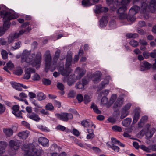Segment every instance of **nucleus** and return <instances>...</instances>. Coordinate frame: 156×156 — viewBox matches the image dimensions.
I'll return each instance as SVG.
<instances>
[{
	"label": "nucleus",
	"instance_id": "53",
	"mask_svg": "<svg viewBox=\"0 0 156 156\" xmlns=\"http://www.w3.org/2000/svg\"><path fill=\"white\" fill-rule=\"evenodd\" d=\"M76 99L80 103H81L83 101V98L82 95L81 94H78L76 96Z\"/></svg>",
	"mask_w": 156,
	"mask_h": 156
},
{
	"label": "nucleus",
	"instance_id": "32",
	"mask_svg": "<svg viewBox=\"0 0 156 156\" xmlns=\"http://www.w3.org/2000/svg\"><path fill=\"white\" fill-rule=\"evenodd\" d=\"M132 104L129 103L126 104L122 108L121 111L129 114V111H128L130 108Z\"/></svg>",
	"mask_w": 156,
	"mask_h": 156
},
{
	"label": "nucleus",
	"instance_id": "22",
	"mask_svg": "<svg viewBox=\"0 0 156 156\" xmlns=\"http://www.w3.org/2000/svg\"><path fill=\"white\" fill-rule=\"evenodd\" d=\"M140 66V70L144 71L147 69H150L152 66V65L146 61H143L141 62Z\"/></svg>",
	"mask_w": 156,
	"mask_h": 156
},
{
	"label": "nucleus",
	"instance_id": "44",
	"mask_svg": "<svg viewBox=\"0 0 156 156\" xmlns=\"http://www.w3.org/2000/svg\"><path fill=\"white\" fill-rule=\"evenodd\" d=\"M91 101V99L89 96L87 95H85L84 96V102L87 104Z\"/></svg>",
	"mask_w": 156,
	"mask_h": 156
},
{
	"label": "nucleus",
	"instance_id": "60",
	"mask_svg": "<svg viewBox=\"0 0 156 156\" xmlns=\"http://www.w3.org/2000/svg\"><path fill=\"white\" fill-rule=\"evenodd\" d=\"M72 133L75 135L78 136L80 135L79 131L75 128H73L72 130Z\"/></svg>",
	"mask_w": 156,
	"mask_h": 156
},
{
	"label": "nucleus",
	"instance_id": "10",
	"mask_svg": "<svg viewBox=\"0 0 156 156\" xmlns=\"http://www.w3.org/2000/svg\"><path fill=\"white\" fill-rule=\"evenodd\" d=\"M150 126V125L149 124H147L146 125L147 129L146 132L145 133V136L147 139L151 138L153 136L156 130V129L154 128H152L150 129H149Z\"/></svg>",
	"mask_w": 156,
	"mask_h": 156
},
{
	"label": "nucleus",
	"instance_id": "37",
	"mask_svg": "<svg viewBox=\"0 0 156 156\" xmlns=\"http://www.w3.org/2000/svg\"><path fill=\"white\" fill-rule=\"evenodd\" d=\"M106 145L108 146L110 148H112L116 152H119V147L113 145V144H112L111 145L109 144V142H108L106 143Z\"/></svg>",
	"mask_w": 156,
	"mask_h": 156
},
{
	"label": "nucleus",
	"instance_id": "18",
	"mask_svg": "<svg viewBox=\"0 0 156 156\" xmlns=\"http://www.w3.org/2000/svg\"><path fill=\"white\" fill-rule=\"evenodd\" d=\"M124 99L122 98H119L113 105V109L117 108L118 107L121 106L124 102Z\"/></svg>",
	"mask_w": 156,
	"mask_h": 156
},
{
	"label": "nucleus",
	"instance_id": "42",
	"mask_svg": "<svg viewBox=\"0 0 156 156\" xmlns=\"http://www.w3.org/2000/svg\"><path fill=\"white\" fill-rule=\"evenodd\" d=\"M45 108L47 110L51 111L53 109L54 107L51 103H49L46 105Z\"/></svg>",
	"mask_w": 156,
	"mask_h": 156
},
{
	"label": "nucleus",
	"instance_id": "51",
	"mask_svg": "<svg viewBox=\"0 0 156 156\" xmlns=\"http://www.w3.org/2000/svg\"><path fill=\"white\" fill-rule=\"evenodd\" d=\"M37 127L38 129L42 130L43 131L46 132L48 131V129L47 128V127H45L43 125H38L37 126Z\"/></svg>",
	"mask_w": 156,
	"mask_h": 156
},
{
	"label": "nucleus",
	"instance_id": "19",
	"mask_svg": "<svg viewBox=\"0 0 156 156\" xmlns=\"http://www.w3.org/2000/svg\"><path fill=\"white\" fill-rule=\"evenodd\" d=\"M72 55L71 53H67L66 55L65 66L66 68H69L71 65Z\"/></svg>",
	"mask_w": 156,
	"mask_h": 156
},
{
	"label": "nucleus",
	"instance_id": "62",
	"mask_svg": "<svg viewBox=\"0 0 156 156\" xmlns=\"http://www.w3.org/2000/svg\"><path fill=\"white\" fill-rule=\"evenodd\" d=\"M5 108L0 103V114H2L5 111Z\"/></svg>",
	"mask_w": 156,
	"mask_h": 156
},
{
	"label": "nucleus",
	"instance_id": "58",
	"mask_svg": "<svg viewBox=\"0 0 156 156\" xmlns=\"http://www.w3.org/2000/svg\"><path fill=\"white\" fill-rule=\"evenodd\" d=\"M40 78V76L39 75L36 74H35L33 78V80L34 81H38Z\"/></svg>",
	"mask_w": 156,
	"mask_h": 156
},
{
	"label": "nucleus",
	"instance_id": "14",
	"mask_svg": "<svg viewBox=\"0 0 156 156\" xmlns=\"http://www.w3.org/2000/svg\"><path fill=\"white\" fill-rule=\"evenodd\" d=\"M35 72V70L34 68L30 67L26 69L25 70V73L24 76V78L29 79L30 77L31 74Z\"/></svg>",
	"mask_w": 156,
	"mask_h": 156
},
{
	"label": "nucleus",
	"instance_id": "40",
	"mask_svg": "<svg viewBox=\"0 0 156 156\" xmlns=\"http://www.w3.org/2000/svg\"><path fill=\"white\" fill-rule=\"evenodd\" d=\"M129 43L132 46L134 47H137L139 44L138 42L133 39H131Z\"/></svg>",
	"mask_w": 156,
	"mask_h": 156
},
{
	"label": "nucleus",
	"instance_id": "33",
	"mask_svg": "<svg viewBox=\"0 0 156 156\" xmlns=\"http://www.w3.org/2000/svg\"><path fill=\"white\" fill-rule=\"evenodd\" d=\"M131 121L132 119L131 118H127L122 121V125L125 127H128L130 124Z\"/></svg>",
	"mask_w": 156,
	"mask_h": 156
},
{
	"label": "nucleus",
	"instance_id": "39",
	"mask_svg": "<svg viewBox=\"0 0 156 156\" xmlns=\"http://www.w3.org/2000/svg\"><path fill=\"white\" fill-rule=\"evenodd\" d=\"M126 36L128 38H136L138 36V34L136 33H127L126 34Z\"/></svg>",
	"mask_w": 156,
	"mask_h": 156
},
{
	"label": "nucleus",
	"instance_id": "9",
	"mask_svg": "<svg viewBox=\"0 0 156 156\" xmlns=\"http://www.w3.org/2000/svg\"><path fill=\"white\" fill-rule=\"evenodd\" d=\"M55 115L58 119L64 121H67L69 119H71L73 118L72 114L67 112L62 113L61 114L56 113Z\"/></svg>",
	"mask_w": 156,
	"mask_h": 156
},
{
	"label": "nucleus",
	"instance_id": "8",
	"mask_svg": "<svg viewBox=\"0 0 156 156\" xmlns=\"http://www.w3.org/2000/svg\"><path fill=\"white\" fill-rule=\"evenodd\" d=\"M25 151V155L27 156H34V154L36 155V156H42L43 151L42 150H37L34 147H33L31 149H29Z\"/></svg>",
	"mask_w": 156,
	"mask_h": 156
},
{
	"label": "nucleus",
	"instance_id": "57",
	"mask_svg": "<svg viewBox=\"0 0 156 156\" xmlns=\"http://www.w3.org/2000/svg\"><path fill=\"white\" fill-rule=\"evenodd\" d=\"M116 23V21L115 20H112L109 22V25L110 27H112L115 26Z\"/></svg>",
	"mask_w": 156,
	"mask_h": 156
},
{
	"label": "nucleus",
	"instance_id": "46",
	"mask_svg": "<svg viewBox=\"0 0 156 156\" xmlns=\"http://www.w3.org/2000/svg\"><path fill=\"white\" fill-rule=\"evenodd\" d=\"M22 69L20 67L16 69L14 72L17 75L20 76L23 73Z\"/></svg>",
	"mask_w": 156,
	"mask_h": 156
},
{
	"label": "nucleus",
	"instance_id": "47",
	"mask_svg": "<svg viewBox=\"0 0 156 156\" xmlns=\"http://www.w3.org/2000/svg\"><path fill=\"white\" fill-rule=\"evenodd\" d=\"M116 97L117 95L116 94H113L112 95L109 100L111 105L115 102Z\"/></svg>",
	"mask_w": 156,
	"mask_h": 156
},
{
	"label": "nucleus",
	"instance_id": "36",
	"mask_svg": "<svg viewBox=\"0 0 156 156\" xmlns=\"http://www.w3.org/2000/svg\"><path fill=\"white\" fill-rule=\"evenodd\" d=\"M36 98L38 100L41 101L45 99L46 96L43 93L39 92L37 95Z\"/></svg>",
	"mask_w": 156,
	"mask_h": 156
},
{
	"label": "nucleus",
	"instance_id": "4",
	"mask_svg": "<svg viewBox=\"0 0 156 156\" xmlns=\"http://www.w3.org/2000/svg\"><path fill=\"white\" fill-rule=\"evenodd\" d=\"M45 72H47L49 69L51 71H53L57 67V62L59 57L54 56L53 57L52 64L51 65L52 58L50 51L49 50L46 51L45 53Z\"/></svg>",
	"mask_w": 156,
	"mask_h": 156
},
{
	"label": "nucleus",
	"instance_id": "43",
	"mask_svg": "<svg viewBox=\"0 0 156 156\" xmlns=\"http://www.w3.org/2000/svg\"><path fill=\"white\" fill-rule=\"evenodd\" d=\"M51 156H67V154L64 152H62L59 154L57 153H53L51 154Z\"/></svg>",
	"mask_w": 156,
	"mask_h": 156
},
{
	"label": "nucleus",
	"instance_id": "45",
	"mask_svg": "<svg viewBox=\"0 0 156 156\" xmlns=\"http://www.w3.org/2000/svg\"><path fill=\"white\" fill-rule=\"evenodd\" d=\"M84 87L81 81L77 82L75 86L76 88L78 89H82Z\"/></svg>",
	"mask_w": 156,
	"mask_h": 156
},
{
	"label": "nucleus",
	"instance_id": "59",
	"mask_svg": "<svg viewBox=\"0 0 156 156\" xmlns=\"http://www.w3.org/2000/svg\"><path fill=\"white\" fill-rule=\"evenodd\" d=\"M108 121L112 123H114L116 122V119L113 117H110L108 119Z\"/></svg>",
	"mask_w": 156,
	"mask_h": 156
},
{
	"label": "nucleus",
	"instance_id": "61",
	"mask_svg": "<svg viewBox=\"0 0 156 156\" xmlns=\"http://www.w3.org/2000/svg\"><path fill=\"white\" fill-rule=\"evenodd\" d=\"M111 140L112 142V144H113V145H114V144H117L119 141L116 138L114 137H112L111 138Z\"/></svg>",
	"mask_w": 156,
	"mask_h": 156
},
{
	"label": "nucleus",
	"instance_id": "56",
	"mask_svg": "<svg viewBox=\"0 0 156 156\" xmlns=\"http://www.w3.org/2000/svg\"><path fill=\"white\" fill-rule=\"evenodd\" d=\"M108 99L106 97H103L101 99V101L103 104H106L108 101Z\"/></svg>",
	"mask_w": 156,
	"mask_h": 156
},
{
	"label": "nucleus",
	"instance_id": "21",
	"mask_svg": "<svg viewBox=\"0 0 156 156\" xmlns=\"http://www.w3.org/2000/svg\"><path fill=\"white\" fill-rule=\"evenodd\" d=\"M30 132L26 130L20 132L17 134L18 136L20 139L23 140L26 139L29 135Z\"/></svg>",
	"mask_w": 156,
	"mask_h": 156
},
{
	"label": "nucleus",
	"instance_id": "52",
	"mask_svg": "<svg viewBox=\"0 0 156 156\" xmlns=\"http://www.w3.org/2000/svg\"><path fill=\"white\" fill-rule=\"evenodd\" d=\"M2 56L3 59H5L8 58V53L6 51L4 50L2 51Z\"/></svg>",
	"mask_w": 156,
	"mask_h": 156
},
{
	"label": "nucleus",
	"instance_id": "27",
	"mask_svg": "<svg viewBox=\"0 0 156 156\" xmlns=\"http://www.w3.org/2000/svg\"><path fill=\"white\" fill-rule=\"evenodd\" d=\"M8 144L5 141H0V153L2 154L5 151Z\"/></svg>",
	"mask_w": 156,
	"mask_h": 156
},
{
	"label": "nucleus",
	"instance_id": "5",
	"mask_svg": "<svg viewBox=\"0 0 156 156\" xmlns=\"http://www.w3.org/2000/svg\"><path fill=\"white\" fill-rule=\"evenodd\" d=\"M148 1L141 2V13L144 14L148 12L154 13L156 11V1H150L149 2Z\"/></svg>",
	"mask_w": 156,
	"mask_h": 156
},
{
	"label": "nucleus",
	"instance_id": "7",
	"mask_svg": "<svg viewBox=\"0 0 156 156\" xmlns=\"http://www.w3.org/2000/svg\"><path fill=\"white\" fill-rule=\"evenodd\" d=\"M31 26L30 27H28L27 28L24 30H20L18 33H15L13 36H9L8 39L9 43H11L15 39H17L20 35L23 34L26 32H29L32 29Z\"/></svg>",
	"mask_w": 156,
	"mask_h": 156
},
{
	"label": "nucleus",
	"instance_id": "28",
	"mask_svg": "<svg viewBox=\"0 0 156 156\" xmlns=\"http://www.w3.org/2000/svg\"><path fill=\"white\" fill-rule=\"evenodd\" d=\"M76 70L78 73L79 75L78 77L79 79L81 78L86 73L85 69H81L80 67H77L76 69Z\"/></svg>",
	"mask_w": 156,
	"mask_h": 156
},
{
	"label": "nucleus",
	"instance_id": "49",
	"mask_svg": "<svg viewBox=\"0 0 156 156\" xmlns=\"http://www.w3.org/2000/svg\"><path fill=\"white\" fill-rule=\"evenodd\" d=\"M66 127L63 126L62 125H59L57 126L56 129L58 130H60L62 131H64L66 129Z\"/></svg>",
	"mask_w": 156,
	"mask_h": 156
},
{
	"label": "nucleus",
	"instance_id": "3",
	"mask_svg": "<svg viewBox=\"0 0 156 156\" xmlns=\"http://www.w3.org/2000/svg\"><path fill=\"white\" fill-rule=\"evenodd\" d=\"M106 1V3L109 6L112 4L114 6H116L119 8L118 9L116 13L119 15V18L120 19H125L127 20L128 15L124 13L127 9V6L130 3L131 1Z\"/></svg>",
	"mask_w": 156,
	"mask_h": 156
},
{
	"label": "nucleus",
	"instance_id": "54",
	"mask_svg": "<svg viewBox=\"0 0 156 156\" xmlns=\"http://www.w3.org/2000/svg\"><path fill=\"white\" fill-rule=\"evenodd\" d=\"M21 43L20 41H18L15 43V45L13 47L14 49H16L19 48L21 46Z\"/></svg>",
	"mask_w": 156,
	"mask_h": 156
},
{
	"label": "nucleus",
	"instance_id": "29",
	"mask_svg": "<svg viewBox=\"0 0 156 156\" xmlns=\"http://www.w3.org/2000/svg\"><path fill=\"white\" fill-rule=\"evenodd\" d=\"M10 84L12 87L16 90L19 91L22 90V89L21 88V84L19 83H17L15 82H11Z\"/></svg>",
	"mask_w": 156,
	"mask_h": 156
},
{
	"label": "nucleus",
	"instance_id": "63",
	"mask_svg": "<svg viewBox=\"0 0 156 156\" xmlns=\"http://www.w3.org/2000/svg\"><path fill=\"white\" fill-rule=\"evenodd\" d=\"M29 96L30 97V99H32L33 98H35L36 97V94L32 92H30L29 93Z\"/></svg>",
	"mask_w": 156,
	"mask_h": 156
},
{
	"label": "nucleus",
	"instance_id": "15",
	"mask_svg": "<svg viewBox=\"0 0 156 156\" xmlns=\"http://www.w3.org/2000/svg\"><path fill=\"white\" fill-rule=\"evenodd\" d=\"M101 73L99 71H98L94 73L91 77L92 80L94 81V83H96L97 82H99L101 80Z\"/></svg>",
	"mask_w": 156,
	"mask_h": 156
},
{
	"label": "nucleus",
	"instance_id": "41",
	"mask_svg": "<svg viewBox=\"0 0 156 156\" xmlns=\"http://www.w3.org/2000/svg\"><path fill=\"white\" fill-rule=\"evenodd\" d=\"M112 129L116 132H120L122 131V129L120 126L117 125H114L112 127Z\"/></svg>",
	"mask_w": 156,
	"mask_h": 156
},
{
	"label": "nucleus",
	"instance_id": "38",
	"mask_svg": "<svg viewBox=\"0 0 156 156\" xmlns=\"http://www.w3.org/2000/svg\"><path fill=\"white\" fill-rule=\"evenodd\" d=\"M42 83L46 86L49 85L51 83V81L48 79L43 78L42 79Z\"/></svg>",
	"mask_w": 156,
	"mask_h": 156
},
{
	"label": "nucleus",
	"instance_id": "2",
	"mask_svg": "<svg viewBox=\"0 0 156 156\" xmlns=\"http://www.w3.org/2000/svg\"><path fill=\"white\" fill-rule=\"evenodd\" d=\"M1 15L3 18V27H0V37L3 35L5 31L10 27V20L18 17V15L12 10H9V11L2 10Z\"/></svg>",
	"mask_w": 156,
	"mask_h": 156
},
{
	"label": "nucleus",
	"instance_id": "1",
	"mask_svg": "<svg viewBox=\"0 0 156 156\" xmlns=\"http://www.w3.org/2000/svg\"><path fill=\"white\" fill-rule=\"evenodd\" d=\"M34 55V54H30V51L25 50L23 51L21 56V62H31L32 66L36 67L37 69L39 68L41 63L42 54L40 51L37 52L35 58L33 59Z\"/></svg>",
	"mask_w": 156,
	"mask_h": 156
},
{
	"label": "nucleus",
	"instance_id": "64",
	"mask_svg": "<svg viewBox=\"0 0 156 156\" xmlns=\"http://www.w3.org/2000/svg\"><path fill=\"white\" fill-rule=\"evenodd\" d=\"M137 32L140 35H143L145 34V32L142 29L138 28L137 30Z\"/></svg>",
	"mask_w": 156,
	"mask_h": 156
},
{
	"label": "nucleus",
	"instance_id": "17",
	"mask_svg": "<svg viewBox=\"0 0 156 156\" xmlns=\"http://www.w3.org/2000/svg\"><path fill=\"white\" fill-rule=\"evenodd\" d=\"M38 141L40 144L44 147H48L49 145L48 140L44 137H41L38 138Z\"/></svg>",
	"mask_w": 156,
	"mask_h": 156
},
{
	"label": "nucleus",
	"instance_id": "25",
	"mask_svg": "<svg viewBox=\"0 0 156 156\" xmlns=\"http://www.w3.org/2000/svg\"><path fill=\"white\" fill-rule=\"evenodd\" d=\"M76 79L74 75H71L67 79V84L71 86L76 82Z\"/></svg>",
	"mask_w": 156,
	"mask_h": 156
},
{
	"label": "nucleus",
	"instance_id": "34",
	"mask_svg": "<svg viewBox=\"0 0 156 156\" xmlns=\"http://www.w3.org/2000/svg\"><path fill=\"white\" fill-rule=\"evenodd\" d=\"M140 115V113L139 112L136 111L135 112L133 118V124H135L137 122L139 118Z\"/></svg>",
	"mask_w": 156,
	"mask_h": 156
},
{
	"label": "nucleus",
	"instance_id": "50",
	"mask_svg": "<svg viewBox=\"0 0 156 156\" xmlns=\"http://www.w3.org/2000/svg\"><path fill=\"white\" fill-rule=\"evenodd\" d=\"M57 88L61 90V91H63L64 90V86L63 84L60 83H58L57 86Z\"/></svg>",
	"mask_w": 156,
	"mask_h": 156
},
{
	"label": "nucleus",
	"instance_id": "35",
	"mask_svg": "<svg viewBox=\"0 0 156 156\" xmlns=\"http://www.w3.org/2000/svg\"><path fill=\"white\" fill-rule=\"evenodd\" d=\"M91 108H92L94 112L97 114H101V112L98 109V107L94 104L93 103L90 107Z\"/></svg>",
	"mask_w": 156,
	"mask_h": 156
},
{
	"label": "nucleus",
	"instance_id": "48",
	"mask_svg": "<svg viewBox=\"0 0 156 156\" xmlns=\"http://www.w3.org/2000/svg\"><path fill=\"white\" fill-rule=\"evenodd\" d=\"M19 106L17 105H13L12 107V113L14 112H17L19 110Z\"/></svg>",
	"mask_w": 156,
	"mask_h": 156
},
{
	"label": "nucleus",
	"instance_id": "31",
	"mask_svg": "<svg viewBox=\"0 0 156 156\" xmlns=\"http://www.w3.org/2000/svg\"><path fill=\"white\" fill-rule=\"evenodd\" d=\"M14 67V64L11 61H9L7 63L6 66H5L3 68V69L7 72H9L8 69L10 70H12Z\"/></svg>",
	"mask_w": 156,
	"mask_h": 156
},
{
	"label": "nucleus",
	"instance_id": "55",
	"mask_svg": "<svg viewBox=\"0 0 156 156\" xmlns=\"http://www.w3.org/2000/svg\"><path fill=\"white\" fill-rule=\"evenodd\" d=\"M12 114H13L16 117H17L19 118H22V116L21 115L22 114L21 111H20L17 113V112H14V113L13 112Z\"/></svg>",
	"mask_w": 156,
	"mask_h": 156
},
{
	"label": "nucleus",
	"instance_id": "11",
	"mask_svg": "<svg viewBox=\"0 0 156 156\" xmlns=\"http://www.w3.org/2000/svg\"><path fill=\"white\" fill-rule=\"evenodd\" d=\"M58 70L60 72L62 75L65 76H68L71 72V69L69 68H66L65 69L64 67L60 66L58 68Z\"/></svg>",
	"mask_w": 156,
	"mask_h": 156
},
{
	"label": "nucleus",
	"instance_id": "20",
	"mask_svg": "<svg viewBox=\"0 0 156 156\" xmlns=\"http://www.w3.org/2000/svg\"><path fill=\"white\" fill-rule=\"evenodd\" d=\"M99 1H82V5L84 7L90 6L98 3Z\"/></svg>",
	"mask_w": 156,
	"mask_h": 156
},
{
	"label": "nucleus",
	"instance_id": "13",
	"mask_svg": "<svg viewBox=\"0 0 156 156\" xmlns=\"http://www.w3.org/2000/svg\"><path fill=\"white\" fill-rule=\"evenodd\" d=\"M9 146L12 150L16 151L19 148V143L18 141L12 140L9 141Z\"/></svg>",
	"mask_w": 156,
	"mask_h": 156
},
{
	"label": "nucleus",
	"instance_id": "6",
	"mask_svg": "<svg viewBox=\"0 0 156 156\" xmlns=\"http://www.w3.org/2000/svg\"><path fill=\"white\" fill-rule=\"evenodd\" d=\"M140 9V7L137 5H134L132 7L129 11L127 17V21L130 22L131 23L125 24L124 25H130L136 19L134 16L137 13Z\"/></svg>",
	"mask_w": 156,
	"mask_h": 156
},
{
	"label": "nucleus",
	"instance_id": "24",
	"mask_svg": "<svg viewBox=\"0 0 156 156\" xmlns=\"http://www.w3.org/2000/svg\"><path fill=\"white\" fill-rule=\"evenodd\" d=\"M81 125L85 127H92L93 122L89 119L84 120L81 122Z\"/></svg>",
	"mask_w": 156,
	"mask_h": 156
},
{
	"label": "nucleus",
	"instance_id": "30",
	"mask_svg": "<svg viewBox=\"0 0 156 156\" xmlns=\"http://www.w3.org/2000/svg\"><path fill=\"white\" fill-rule=\"evenodd\" d=\"M3 132L7 136H10L12 135L13 133V130L11 128H5L3 129Z\"/></svg>",
	"mask_w": 156,
	"mask_h": 156
},
{
	"label": "nucleus",
	"instance_id": "23",
	"mask_svg": "<svg viewBox=\"0 0 156 156\" xmlns=\"http://www.w3.org/2000/svg\"><path fill=\"white\" fill-rule=\"evenodd\" d=\"M108 17L107 16L105 15L103 16L99 21V25L101 27H104L107 25L108 23Z\"/></svg>",
	"mask_w": 156,
	"mask_h": 156
},
{
	"label": "nucleus",
	"instance_id": "16",
	"mask_svg": "<svg viewBox=\"0 0 156 156\" xmlns=\"http://www.w3.org/2000/svg\"><path fill=\"white\" fill-rule=\"evenodd\" d=\"M27 116L28 118L37 122H38L40 120V118L38 115L34 112L28 113Z\"/></svg>",
	"mask_w": 156,
	"mask_h": 156
},
{
	"label": "nucleus",
	"instance_id": "12",
	"mask_svg": "<svg viewBox=\"0 0 156 156\" xmlns=\"http://www.w3.org/2000/svg\"><path fill=\"white\" fill-rule=\"evenodd\" d=\"M94 10L95 13L99 14L101 13H105L108 12V9L106 7H102L101 5H96V8Z\"/></svg>",
	"mask_w": 156,
	"mask_h": 156
},
{
	"label": "nucleus",
	"instance_id": "26",
	"mask_svg": "<svg viewBox=\"0 0 156 156\" xmlns=\"http://www.w3.org/2000/svg\"><path fill=\"white\" fill-rule=\"evenodd\" d=\"M109 80H108L105 79L101 82L98 87V89L99 90H102L105 87V85L108 84Z\"/></svg>",
	"mask_w": 156,
	"mask_h": 156
}]
</instances>
